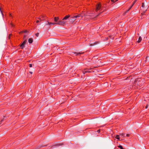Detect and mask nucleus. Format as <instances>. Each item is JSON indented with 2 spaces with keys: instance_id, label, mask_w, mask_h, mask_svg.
I'll return each mask as SVG.
<instances>
[{
  "instance_id": "nucleus-21",
  "label": "nucleus",
  "mask_w": 149,
  "mask_h": 149,
  "mask_svg": "<svg viewBox=\"0 0 149 149\" xmlns=\"http://www.w3.org/2000/svg\"><path fill=\"white\" fill-rule=\"evenodd\" d=\"M142 7H144L145 6H144V3H142V6H141Z\"/></svg>"
},
{
  "instance_id": "nucleus-22",
  "label": "nucleus",
  "mask_w": 149,
  "mask_h": 149,
  "mask_svg": "<svg viewBox=\"0 0 149 149\" xmlns=\"http://www.w3.org/2000/svg\"><path fill=\"white\" fill-rule=\"evenodd\" d=\"M23 32L26 33H27L28 32V31L26 30H25V31H23Z\"/></svg>"
},
{
  "instance_id": "nucleus-27",
  "label": "nucleus",
  "mask_w": 149,
  "mask_h": 149,
  "mask_svg": "<svg viewBox=\"0 0 149 149\" xmlns=\"http://www.w3.org/2000/svg\"><path fill=\"white\" fill-rule=\"evenodd\" d=\"M26 35H24V38H23V39H24L25 38V37L26 36Z\"/></svg>"
},
{
  "instance_id": "nucleus-9",
  "label": "nucleus",
  "mask_w": 149,
  "mask_h": 149,
  "mask_svg": "<svg viewBox=\"0 0 149 149\" xmlns=\"http://www.w3.org/2000/svg\"><path fill=\"white\" fill-rule=\"evenodd\" d=\"M54 21L56 22H58V20L59 19V17H55L54 18Z\"/></svg>"
},
{
  "instance_id": "nucleus-33",
  "label": "nucleus",
  "mask_w": 149,
  "mask_h": 149,
  "mask_svg": "<svg viewBox=\"0 0 149 149\" xmlns=\"http://www.w3.org/2000/svg\"><path fill=\"white\" fill-rule=\"evenodd\" d=\"M42 147H43V146H39V148H41Z\"/></svg>"
},
{
  "instance_id": "nucleus-17",
  "label": "nucleus",
  "mask_w": 149,
  "mask_h": 149,
  "mask_svg": "<svg viewBox=\"0 0 149 149\" xmlns=\"http://www.w3.org/2000/svg\"><path fill=\"white\" fill-rule=\"evenodd\" d=\"M5 116H3V119L1 120L0 121V124H1V122L3 121V120H4V119H5Z\"/></svg>"
},
{
  "instance_id": "nucleus-30",
  "label": "nucleus",
  "mask_w": 149,
  "mask_h": 149,
  "mask_svg": "<svg viewBox=\"0 0 149 149\" xmlns=\"http://www.w3.org/2000/svg\"><path fill=\"white\" fill-rule=\"evenodd\" d=\"M29 73L31 74H32L33 73V72H31V71H30L29 72Z\"/></svg>"
},
{
  "instance_id": "nucleus-1",
  "label": "nucleus",
  "mask_w": 149,
  "mask_h": 149,
  "mask_svg": "<svg viewBox=\"0 0 149 149\" xmlns=\"http://www.w3.org/2000/svg\"><path fill=\"white\" fill-rule=\"evenodd\" d=\"M47 23L46 24V25H49L50 26L51 25H59L61 26H64L66 23V21H58L57 23H52L49 22L48 21H47Z\"/></svg>"
},
{
  "instance_id": "nucleus-16",
  "label": "nucleus",
  "mask_w": 149,
  "mask_h": 149,
  "mask_svg": "<svg viewBox=\"0 0 149 149\" xmlns=\"http://www.w3.org/2000/svg\"><path fill=\"white\" fill-rule=\"evenodd\" d=\"M148 107H149V104H147L146 107V109H147V108H148Z\"/></svg>"
},
{
  "instance_id": "nucleus-35",
  "label": "nucleus",
  "mask_w": 149,
  "mask_h": 149,
  "mask_svg": "<svg viewBox=\"0 0 149 149\" xmlns=\"http://www.w3.org/2000/svg\"><path fill=\"white\" fill-rule=\"evenodd\" d=\"M118 0H116V1H118Z\"/></svg>"
},
{
  "instance_id": "nucleus-19",
  "label": "nucleus",
  "mask_w": 149,
  "mask_h": 149,
  "mask_svg": "<svg viewBox=\"0 0 149 149\" xmlns=\"http://www.w3.org/2000/svg\"><path fill=\"white\" fill-rule=\"evenodd\" d=\"M95 45V43H94L93 44H90V46H93Z\"/></svg>"
},
{
  "instance_id": "nucleus-3",
  "label": "nucleus",
  "mask_w": 149,
  "mask_h": 149,
  "mask_svg": "<svg viewBox=\"0 0 149 149\" xmlns=\"http://www.w3.org/2000/svg\"><path fill=\"white\" fill-rule=\"evenodd\" d=\"M27 42V40H25L23 42V43L20 45V47H21V49H23L25 47V45L26 44V43Z\"/></svg>"
},
{
  "instance_id": "nucleus-6",
  "label": "nucleus",
  "mask_w": 149,
  "mask_h": 149,
  "mask_svg": "<svg viewBox=\"0 0 149 149\" xmlns=\"http://www.w3.org/2000/svg\"><path fill=\"white\" fill-rule=\"evenodd\" d=\"M137 0H135L133 2V4H132V5H131V7L130 8L128 9V10H127L125 13H127L130 9L131 8H132V7L134 5V4L136 2V1H137Z\"/></svg>"
},
{
  "instance_id": "nucleus-28",
  "label": "nucleus",
  "mask_w": 149,
  "mask_h": 149,
  "mask_svg": "<svg viewBox=\"0 0 149 149\" xmlns=\"http://www.w3.org/2000/svg\"><path fill=\"white\" fill-rule=\"evenodd\" d=\"M129 136H130V135H129V134H127L126 135V136L127 137Z\"/></svg>"
},
{
  "instance_id": "nucleus-5",
  "label": "nucleus",
  "mask_w": 149,
  "mask_h": 149,
  "mask_svg": "<svg viewBox=\"0 0 149 149\" xmlns=\"http://www.w3.org/2000/svg\"><path fill=\"white\" fill-rule=\"evenodd\" d=\"M70 17V15H68L65 16L62 20H60L59 21H66L65 20H67ZM66 22H67L66 21Z\"/></svg>"
},
{
  "instance_id": "nucleus-18",
  "label": "nucleus",
  "mask_w": 149,
  "mask_h": 149,
  "mask_svg": "<svg viewBox=\"0 0 149 149\" xmlns=\"http://www.w3.org/2000/svg\"><path fill=\"white\" fill-rule=\"evenodd\" d=\"M146 61H147V60H149V56H147L146 58Z\"/></svg>"
},
{
  "instance_id": "nucleus-20",
  "label": "nucleus",
  "mask_w": 149,
  "mask_h": 149,
  "mask_svg": "<svg viewBox=\"0 0 149 149\" xmlns=\"http://www.w3.org/2000/svg\"><path fill=\"white\" fill-rule=\"evenodd\" d=\"M39 33H36V36H37V37H38L39 36Z\"/></svg>"
},
{
  "instance_id": "nucleus-26",
  "label": "nucleus",
  "mask_w": 149,
  "mask_h": 149,
  "mask_svg": "<svg viewBox=\"0 0 149 149\" xmlns=\"http://www.w3.org/2000/svg\"><path fill=\"white\" fill-rule=\"evenodd\" d=\"M146 10L144 11V13H141V15H143L145 13V12H146Z\"/></svg>"
},
{
  "instance_id": "nucleus-4",
  "label": "nucleus",
  "mask_w": 149,
  "mask_h": 149,
  "mask_svg": "<svg viewBox=\"0 0 149 149\" xmlns=\"http://www.w3.org/2000/svg\"><path fill=\"white\" fill-rule=\"evenodd\" d=\"M102 7L100 3L97 4V5H96V10L97 11L99 10Z\"/></svg>"
},
{
  "instance_id": "nucleus-37",
  "label": "nucleus",
  "mask_w": 149,
  "mask_h": 149,
  "mask_svg": "<svg viewBox=\"0 0 149 149\" xmlns=\"http://www.w3.org/2000/svg\"><path fill=\"white\" fill-rule=\"evenodd\" d=\"M123 149H124L123 148Z\"/></svg>"
},
{
  "instance_id": "nucleus-36",
  "label": "nucleus",
  "mask_w": 149,
  "mask_h": 149,
  "mask_svg": "<svg viewBox=\"0 0 149 149\" xmlns=\"http://www.w3.org/2000/svg\"><path fill=\"white\" fill-rule=\"evenodd\" d=\"M60 145V144H58L57 145H58V146L59 145Z\"/></svg>"
},
{
  "instance_id": "nucleus-8",
  "label": "nucleus",
  "mask_w": 149,
  "mask_h": 149,
  "mask_svg": "<svg viewBox=\"0 0 149 149\" xmlns=\"http://www.w3.org/2000/svg\"><path fill=\"white\" fill-rule=\"evenodd\" d=\"M140 81L139 80V79H136L135 80L134 82L136 83H137V84L139 85V84H140V83L139 82Z\"/></svg>"
},
{
  "instance_id": "nucleus-32",
  "label": "nucleus",
  "mask_w": 149,
  "mask_h": 149,
  "mask_svg": "<svg viewBox=\"0 0 149 149\" xmlns=\"http://www.w3.org/2000/svg\"><path fill=\"white\" fill-rule=\"evenodd\" d=\"M36 23H38L39 22V20H37L36 21Z\"/></svg>"
},
{
  "instance_id": "nucleus-13",
  "label": "nucleus",
  "mask_w": 149,
  "mask_h": 149,
  "mask_svg": "<svg viewBox=\"0 0 149 149\" xmlns=\"http://www.w3.org/2000/svg\"><path fill=\"white\" fill-rule=\"evenodd\" d=\"M90 72H91V71H87L83 72L84 74H85V73H90Z\"/></svg>"
},
{
  "instance_id": "nucleus-34",
  "label": "nucleus",
  "mask_w": 149,
  "mask_h": 149,
  "mask_svg": "<svg viewBox=\"0 0 149 149\" xmlns=\"http://www.w3.org/2000/svg\"><path fill=\"white\" fill-rule=\"evenodd\" d=\"M80 17H81V18H82L83 17V16L81 15Z\"/></svg>"
},
{
  "instance_id": "nucleus-14",
  "label": "nucleus",
  "mask_w": 149,
  "mask_h": 149,
  "mask_svg": "<svg viewBox=\"0 0 149 149\" xmlns=\"http://www.w3.org/2000/svg\"><path fill=\"white\" fill-rule=\"evenodd\" d=\"M115 138L118 140L120 139V138L119 137V136L118 135H116Z\"/></svg>"
},
{
  "instance_id": "nucleus-2",
  "label": "nucleus",
  "mask_w": 149,
  "mask_h": 149,
  "mask_svg": "<svg viewBox=\"0 0 149 149\" xmlns=\"http://www.w3.org/2000/svg\"><path fill=\"white\" fill-rule=\"evenodd\" d=\"M81 14H79L75 16H73L70 17L69 20V22L71 23H73V22L76 20V19L80 17Z\"/></svg>"
},
{
  "instance_id": "nucleus-7",
  "label": "nucleus",
  "mask_w": 149,
  "mask_h": 149,
  "mask_svg": "<svg viewBox=\"0 0 149 149\" xmlns=\"http://www.w3.org/2000/svg\"><path fill=\"white\" fill-rule=\"evenodd\" d=\"M33 41V39L32 38H29L28 40V42L29 43H32Z\"/></svg>"
},
{
  "instance_id": "nucleus-12",
  "label": "nucleus",
  "mask_w": 149,
  "mask_h": 149,
  "mask_svg": "<svg viewBox=\"0 0 149 149\" xmlns=\"http://www.w3.org/2000/svg\"><path fill=\"white\" fill-rule=\"evenodd\" d=\"M84 53V52H83V53H80V52H79L78 53H77L76 52H74V54H76V55H77L78 54H83Z\"/></svg>"
},
{
  "instance_id": "nucleus-10",
  "label": "nucleus",
  "mask_w": 149,
  "mask_h": 149,
  "mask_svg": "<svg viewBox=\"0 0 149 149\" xmlns=\"http://www.w3.org/2000/svg\"><path fill=\"white\" fill-rule=\"evenodd\" d=\"M88 16V15H86L85 14H84V16L85 17L84 20H86L87 19H88V18L87 17Z\"/></svg>"
},
{
  "instance_id": "nucleus-15",
  "label": "nucleus",
  "mask_w": 149,
  "mask_h": 149,
  "mask_svg": "<svg viewBox=\"0 0 149 149\" xmlns=\"http://www.w3.org/2000/svg\"><path fill=\"white\" fill-rule=\"evenodd\" d=\"M118 147L120 148L121 149H123L122 146L121 145L119 146Z\"/></svg>"
},
{
  "instance_id": "nucleus-25",
  "label": "nucleus",
  "mask_w": 149,
  "mask_h": 149,
  "mask_svg": "<svg viewBox=\"0 0 149 149\" xmlns=\"http://www.w3.org/2000/svg\"><path fill=\"white\" fill-rule=\"evenodd\" d=\"M29 66L30 67H32V64H29Z\"/></svg>"
},
{
  "instance_id": "nucleus-11",
  "label": "nucleus",
  "mask_w": 149,
  "mask_h": 149,
  "mask_svg": "<svg viewBox=\"0 0 149 149\" xmlns=\"http://www.w3.org/2000/svg\"><path fill=\"white\" fill-rule=\"evenodd\" d=\"M142 40V38L141 36L139 37V40L137 41L138 43H139Z\"/></svg>"
},
{
  "instance_id": "nucleus-24",
  "label": "nucleus",
  "mask_w": 149,
  "mask_h": 149,
  "mask_svg": "<svg viewBox=\"0 0 149 149\" xmlns=\"http://www.w3.org/2000/svg\"><path fill=\"white\" fill-rule=\"evenodd\" d=\"M38 19L40 20V21H41L42 20L41 19L40 17H38Z\"/></svg>"
},
{
  "instance_id": "nucleus-23",
  "label": "nucleus",
  "mask_w": 149,
  "mask_h": 149,
  "mask_svg": "<svg viewBox=\"0 0 149 149\" xmlns=\"http://www.w3.org/2000/svg\"><path fill=\"white\" fill-rule=\"evenodd\" d=\"M111 1L113 3H115V2H116V1H114V0H111Z\"/></svg>"
},
{
  "instance_id": "nucleus-29",
  "label": "nucleus",
  "mask_w": 149,
  "mask_h": 149,
  "mask_svg": "<svg viewBox=\"0 0 149 149\" xmlns=\"http://www.w3.org/2000/svg\"><path fill=\"white\" fill-rule=\"evenodd\" d=\"M124 135V134H120V135L122 136H123Z\"/></svg>"
},
{
  "instance_id": "nucleus-31",
  "label": "nucleus",
  "mask_w": 149,
  "mask_h": 149,
  "mask_svg": "<svg viewBox=\"0 0 149 149\" xmlns=\"http://www.w3.org/2000/svg\"><path fill=\"white\" fill-rule=\"evenodd\" d=\"M100 132V130H98L97 131V132Z\"/></svg>"
}]
</instances>
